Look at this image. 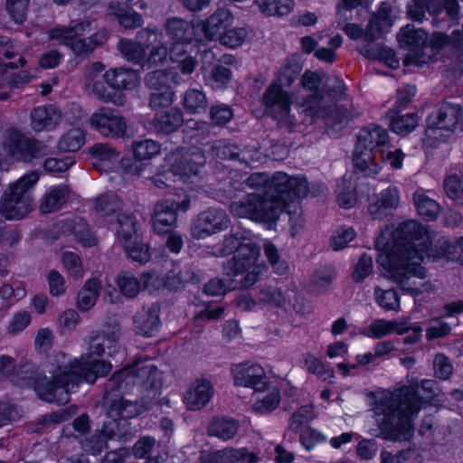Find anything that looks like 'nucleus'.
Returning <instances> with one entry per match:
<instances>
[{"instance_id":"nucleus-32","label":"nucleus","mask_w":463,"mask_h":463,"mask_svg":"<svg viewBox=\"0 0 463 463\" xmlns=\"http://www.w3.org/2000/svg\"><path fill=\"white\" fill-rule=\"evenodd\" d=\"M70 190L66 185H58L47 191L40 203L39 210L47 214L58 211L66 203Z\"/></svg>"},{"instance_id":"nucleus-59","label":"nucleus","mask_w":463,"mask_h":463,"mask_svg":"<svg viewBox=\"0 0 463 463\" xmlns=\"http://www.w3.org/2000/svg\"><path fill=\"white\" fill-rule=\"evenodd\" d=\"M163 40L164 34L161 31L149 27L140 30L137 34V41L145 51L162 43Z\"/></svg>"},{"instance_id":"nucleus-21","label":"nucleus","mask_w":463,"mask_h":463,"mask_svg":"<svg viewBox=\"0 0 463 463\" xmlns=\"http://www.w3.org/2000/svg\"><path fill=\"white\" fill-rule=\"evenodd\" d=\"M399 203V189L395 185H390L375 195V201L370 203L368 211L373 219L383 220L397 209Z\"/></svg>"},{"instance_id":"nucleus-46","label":"nucleus","mask_w":463,"mask_h":463,"mask_svg":"<svg viewBox=\"0 0 463 463\" xmlns=\"http://www.w3.org/2000/svg\"><path fill=\"white\" fill-rule=\"evenodd\" d=\"M375 302L385 311L400 310V298L394 289H383L380 287L374 288Z\"/></svg>"},{"instance_id":"nucleus-53","label":"nucleus","mask_w":463,"mask_h":463,"mask_svg":"<svg viewBox=\"0 0 463 463\" xmlns=\"http://www.w3.org/2000/svg\"><path fill=\"white\" fill-rule=\"evenodd\" d=\"M117 284L120 292L127 298H135L140 290L139 280L128 271L118 274Z\"/></svg>"},{"instance_id":"nucleus-51","label":"nucleus","mask_w":463,"mask_h":463,"mask_svg":"<svg viewBox=\"0 0 463 463\" xmlns=\"http://www.w3.org/2000/svg\"><path fill=\"white\" fill-rule=\"evenodd\" d=\"M62 264L68 275L75 280L84 277V268L80 257L72 251H64L61 254Z\"/></svg>"},{"instance_id":"nucleus-2","label":"nucleus","mask_w":463,"mask_h":463,"mask_svg":"<svg viewBox=\"0 0 463 463\" xmlns=\"http://www.w3.org/2000/svg\"><path fill=\"white\" fill-rule=\"evenodd\" d=\"M437 391L435 381L413 379L394 392H383L373 407L378 436L392 441L410 440L414 433V417L434 399Z\"/></svg>"},{"instance_id":"nucleus-49","label":"nucleus","mask_w":463,"mask_h":463,"mask_svg":"<svg viewBox=\"0 0 463 463\" xmlns=\"http://www.w3.org/2000/svg\"><path fill=\"white\" fill-rule=\"evenodd\" d=\"M443 188L449 199L458 205H463V180L458 175L446 176Z\"/></svg>"},{"instance_id":"nucleus-16","label":"nucleus","mask_w":463,"mask_h":463,"mask_svg":"<svg viewBox=\"0 0 463 463\" xmlns=\"http://www.w3.org/2000/svg\"><path fill=\"white\" fill-rule=\"evenodd\" d=\"M232 373L236 385L248 387L256 392H263L268 386L265 370L257 364H239L232 367Z\"/></svg>"},{"instance_id":"nucleus-15","label":"nucleus","mask_w":463,"mask_h":463,"mask_svg":"<svg viewBox=\"0 0 463 463\" xmlns=\"http://www.w3.org/2000/svg\"><path fill=\"white\" fill-rule=\"evenodd\" d=\"M206 158L198 147L184 149L174 155L171 171L182 179L199 177L203 171Z\"/></svg>"},{"instance_id":"nucleus-50","label":"nucleus","mask_w":463,"mask_h":463,"mask_svg":"<svg viewBox=\"0 0 463 463\" xmlns=\"http://www.w3.org/2000/svg\"><path fill=\"white\" fill-rule=\"evenodd\" d=\"M121 200L115 194H104L94 200V208L102 214H111L121 210Z\"/></svg>"},{"instance_id":"nucleus-52","label":"nucleus","mask_w":463,"mask_h":463,"mask_svg":"<svg viewBox=\"0 0 463 463\" xmlns=\"http://www.w3.org/2000/svg\"><path fill=\"white\" fill-rule=\"evenodd\" d=\"M118 49L124 57L134 63H140L144 61L146 51L138 42L122 39L118 43Z\"/></svg>"},{"instance_id":"nucleus-33","label":"nucleus","mask_w":463,"mask_h":463,"mask_svg":"<svg viewBox=\"0 0 463 463\" xmlns=\"http://www.w3.org/2000/svg\"><path fill=\"white\" fill-rule=\"evenodd\" d=\"M246 455V448H225L213 452L202 453V463H241Z\"/></svg>"},{"instance_id":"nucleus-22","label":"nucleus","mask_w":463,"mask_h":463,"mask_svg":"<svg viewBox=\"0 0 463 463\" xmlns=\"http://www.w3.org/2000/svg\"><path fill=\"white\" fill-rule=\"evenodd\" d=\"M160 307L153 303L142 307L134 317L136 331L145 336H152L160 327Z\"/></svg>"},{"instance_id":"nucleus-38","label":"nucleus","mask_w":463,"mask_h":463,"mask_svg":"<svg viewBox=\"0 0 463 463\" xmlns=\"http://www.w3.org/2000/svg\"><path fill=\"white\" fill-rule=\"evenodd\" d=\"M183 106L188 114H199L206 110L208 99L203 90L188 89L184 94Z\"/></svg>"},{"instance_id":"nucleus-37","label":"nucleus","mask_w":463,"mask_h":463,"mask_svg":"<svg viewBox=\"0 0 463 463\" xmlns=\"http://www.w3.org/2000/svg\"><path fill=\"white\" fill-rule=\"evenodd\" d=\"M68 231L74 236L75 241L83 247H93L98 240L91 232L89 224L82 219L77 218L68 223Z\"/></svg>"},{"instance_id":"nucleus-47","label":"nucleus","mask_w":463,"mask_h":463,"mask_svg":"<svg viewBox=\"0 0 463 463\" xmlns=\"http://www.w3.org/2000/svg\"><path fill=\"white\" fill-rule=\"evenodd\" d=\"M132 149L137 159L148 160L160 153L161 145L152 139H143L135 141Z\"/></svg>"},{"instance_id":"nucleus-30","label":"nucleus","mask_w":463,"mask_h":463,"mask_svg":"<svg viewBox=\"0 0 463 463\" xmlns=\"http://www.w3.org/2000/svg\"><path fill=\"white\" fill-rule=\"evenodd\" d=\"M239 422L228 417H214L210 421L206 432L210 437H216L223 441L232 439L239 431Z\"/></svg>"},{"instance_id":"nucleus-43","label":"nucleus","mask_w":463,"mask_h":463,"mask_svg":"<svg viewBox=\"0 0 463 463\" xmlns=\"http://www.w3.org/2000/svg\"><path fill=\"white\" fill-rule=\"evenodd\" d=\"M255 4L263 14L278 16L288 14L294 5L293 0H255Z\"/></svg>"},{"instance_id":"nucleus-23","label":"nucleus","mask_w":463,"mask_h":463,"mask_svg":"<svg viewBox=\"0 0 463 463\" xmlns=\"http://www.w3.org/2000/svg\"><path fill=\"white\" fill-rule=\"evenodd\" d=\"M92 165L99 171L108 172L119 161L120 153L109 143H97L90 147Z\"/></svg>"},{"instance_id":"nucleus-13","label":"nucleus","mask_w":463,"mask_h":463,"mask_svg":"<svg viewBox=\"0 0 463 463\" xmlns=\"http://www.w3.org/2000/svg\"><path fill=\"white\" fill-rule=\"evenodd\" d=\"M397 39L402 47L409 50L404 60L406 64L421 66L427 62L422 48L427 44L429 35L424 30L407 24L400 30Z\"/></svg>"},{"instance_id":"nucleus-40","label":"nucleus","mask_w":463,"mask_h":463,"mask_svg":"<svg viewBox=\"0 0 463 463\" xmlns=\"http://www.w3.org/2000/svg\"><path fill=\"white\" fill-rule=\"evenodd\" d=\"M103 80V79L92 77L91 72L87 75V85L98 99L105 103H113L117 106L123 105V98L120 95L110 92L105 86Z\"/></svg>"},{"instance_id":"nucleus-57","label":"nucleus","mask_w":463,"mask_h":463,"mask_svg":"<svg viewBox=\"0 0 463 463\" xmlns=\"http://www.w3.org/2000/svg\"><path fill=\"white\" fill-rule=\"evenodd\" d=\"M238 147L236 144L230 143L226 140H217L213 144L211 151L213 156L219 159L237 160Z\"/></svg>"},{"instance_id":"nucleus-10","label":"nucleus","mask_w":463,"mask_h":463,"mask_svg":"<svg viewBox=\"0 0 463 463\" xmlns=\"http://www.w3.org/2000/svg\"><path fill=\"white\" fill-rule=\"evenodd\" d=\"M460 115V108L450 104L443 105L432 112L427 119V137L438 141L445 140L456 129Z\"/></svg>"},{"instance_id":"nucleus-14","label":"nucleus","mask_w":463,"mask_h":463,"mask_svg":"<svg viewBox=\"0 0 463 463\" xmlns=\"http://www.w3.org/2000/svg\"><path fill=\"white\" fill-rule=\"evenodd\" d=\"M121 336V329L119 324L116 320L108 321L99 329L91 331L89 335L88 352L84 356H101L108 350L111 354Z\"/></svg>"},{"instance_id":"nucleus-3","label":"nucleus","mask_w":463,"mask_h":463,"mask_svg":"<svg viewBox=\"0 0 463 463\" xmlns=\"http://www.w3.org/2000/svg\"><path fill=\"white\" fill-rule=\"evenodd\" d=\"M81 355L71 359L64 353H58L49 359L45 371L51 377L39 375L34 381V389L40 399L48 402L65 404L70 401V392L80 383L93 384L98 377H104L112 369L104 360H90Z\"/></svg>"},{"instance_id":"nucleus-25","label":"nucleus","mask_w":463,"mask_h":463,"mask_svg":"<svg viewBox=\"0 0 463 463\" xmlns=\"http://www.w3.org/2000/svg\"><path fill=\"white\" fill-rule=\"evenodd\" d=\"M389 142L386 129L377 125H369L362 128L357 136L356 145L359 147L374 150L383 148Z\"/></svg>"},{"instance_id":"nucleus-17","label":"nucleus","mask_w":463,"mask_h":463,"mask_svg":"<svg viewBox=\"0 0 463 463\" xmlns=\"http://www.w3.org/2000/svg\"><path fill=\"white\" fill-rule=\"evenodd\" d=\"M260 249L253 242L243 243L231 260L223 265L224 272L229 276L242 274L257 267Z\"/></svg>"},{"instance_id":"nucleus-31","label":"nucleus","mask_w":463,"mask_h":463,"mask_svg":"<svg viewBox=\"0 0 463 463\" xmlns=\"http://www.w3.org/2000/svg\"><path fill=\"white\" fill-rule=\"evenodd\" d=\"M165 29L167 35L176 43H187L194 40V29L184 19L171 17L165 22Z\"/></svg>"},{"instance_id":"nucleus-5","label":"nucleus","mask_w":463,"mask_h":463,"mask_svg":"<svg viewBox=\"0 0 463 463\" xmlns=\"http://www.w3.org/2000/svg\"><path fill=\"white\" fill-rule=\"evenodd\" d=\"M162 385L161 373L151 363L137 362L131 368L118 371L105 384L104 402L108 405V415L113 420L133 418L140 413L137 401L123 397L127 391L156 390Z\"/></svg>"},{"instance_id":"nucleus-12","label":"nucleus","mask_w":463,"mask_h":463,"mask_svg":"<svg viewBox=\"0 0 463 463\" xmlns=\"http://www.w3.org/2000/svg\"><path fill=\"white\" fill-rule=\"evenodd\" d=\"M227 213L219 208H209L197 215L191 224V235L201 240L226 230L230 225Z\"/></svg>"},{"instance_id":"nucleus-35","label":"nucleus","mask_w":463,"mask_h":463,"mask_svg":"<svg viewBox=\"0 0 463 463\" xmlns=\"http://www.w3.org/2000/svg\"><path fill=\"white\" fill-rule=\"evenodd\" d=\"M100 288V282L97 279H90L85 282L77 296V306L80 310L88 311L95 305Z\"/></svg>"},{"instance_id":"nucleus-8","label":"nucleus","mask_w":463,"mask_h":463,"mask_svg":"<svg viewBox=\"0 0 463 463\" xmlns=\"http://www.w3.org/2000/svg\"><path fill=\"white\" fill-rule=\"evenodd\" d=\"M90 26L89 21L78 22L73 25L52 28L49 30L48 35L51 39L57 40L69 47L76 56L87 57L108 40L105 30H100L90 37L81 38V35L90 31Z\"/></svg>"},{"instance_id":"nucleus-20","label":"nucleus","mask_w":463,"mask_h":463,"mask_svg":"<svg viewBox=\"0 0 463 463\" xmlns=\"http://www.w3.org/2000/svg\"><path fill=\"white\" fill-rule=\"evenodd\" d=\"M61 120V110L53 104L35 107L30 112V127L34 132L51 131Z\"/></svg>"},{"instance_id":"nucleus-60","label":"nucleus","mask_w":463,"mask_h":463,"mask_svg":"<svg viewBox=\"0 0 463 463\" xmlns=\"http://www.w3.org/2000/svg\"><path fill=\"white\" fill-rule=\"evenodd\" d=\"M248 37V33L244 28H233L225 31L219 38L220 43L229 48H237L241 46Z\"/></svg>"},{"instance_id":"nucleus-58","label":"nucleus","mask_w":463,"mask_h":463,"mask_svg":"<svg viewBox=\"0 0 463 463\" xmlns=\"http://www.w3.org/2000/svg\"><path fill=\"white\" fill-rule=\"evenodd\" d=\"M280 402V395L278 389L273 388L262 398L258 399L253 408L257 412L267 413L275 410Z\"/></svg>"},{"instance_id":"nucleus-42","label":"nucleus","mask_w":463,"mask_h":463,"mask_svg":"<svg viewBox=\"0 0 463 463\" xmlns=\"http://www.w3.org/2000/svg\"><path fill=\"white\" fill-rule=\"evenodd\" d=\"M391 118V128L399 135H405L412 131L418 125L419 118L416 113L398 115L394 110L388 113Z\"/></svg>"},{"instance_id":"nucleus-41","label":"nucleus","mask_w":463,"mask_h":463,"mask_svg":"<svg viewBox=\"0 0 463 463\" xmlns=\"http://www.w3.org/2000/svg\"><path fill=\"white\" fill-rule=\"evenodd\" d=\"M116 232L121 243L137 239L136 218L132 214L119 213L117 218Z\"/></svg>"},{"instance_id":"nucleus-28","label":"nucleus","mask_w":463,"mask_h":463,"mask_svg":"<svg viewBox=\"0 0 463 463\" xmlns=\"http://www.w3.org/2000/svg\"><path fill=\"white\" fill-rule=\"evenodd\" d=\"M353 163L354 170L365 177H374L380 171V166L375 163L374 152L357 145L354 151Z\"/></svg>"},{"instance_id":"nucleus-11","label":"nucleus","mask_w":463,"mask_h":463,"mask_svg":"<svg viewBox=\"0 0 463 463\" xmlns=\"http://www.w3.org/2000/svg\"><path fill=\"white\" fill-rule=\"evenodd\" d=\"M263 103L267 111L287 127L291 128L298 123L296 117L290 114L291 95L280 85L273 83L266 90Z\"/></svg>"},{"instance_id":"nucleus-62","label":"nucleus","mask_w":463,"mask_h":463,"mask_svg":"<svg viewBox=\"0 0 463 463\" xmlns=\"http://www.w3.org/2000/svg\"><path fill=\"white\" fill-rule=\"evenodd\" d=\"M173 90L152 91L149 98V107L152 109H159L169 107L175 99Z\"/></svg>"},{"instance_id":"nucleus-9","label":"nucleus","mask_w":463,"mask_h":463,"mask_svg":"<svg viewBox=\"0 0 463 463\" xmlns=\"http://www.w3.org/2000/svg\"><path fill=\"white\" fill-rule=\"evenodd\" d=\"M89 123L95 131L104 137L125 139L128 137L127 118L110 108L97 109L90 116Z\"/></svg>"},{"instance_id":"nucleus-18","label":"nucleus","mask_w":463,"mask_h":463,"mask_svg":"<svg viewBox=\"0 0 463 463\" xmlns=\"http://www.w3.org/2000/svg\"><path fill=\"white\" fill-rule=\"evenodd\" d=\"M177 214L175 201L164 199L158 201L154 206L152 224L155 232L165 235L173 232L176 226Z\"/></svg>"},{"instance_id":"nucleus-45","label":"nucleus","mask_w":463,"mask_h":463,"mask_svg":"<svg viewBox=\"0 0 463 463\" xmlns=\"http://www.w3.org/2000/svg\"><path fill=\"white\" fill-rule=\"evenodd\" d=\"M205 84L214 90L225 88L232 78V71L230 69L222 66H214L208 74L203 76Z\"/></svg>"},{"instance_id":"nucleus-44","label":"nucleus","mask_w":463,"mask_h":463,"mask_svg":"<svg viewBox=\"0 0 463 463\" xmlns=\"http://www.w3.org/2000/svg\"><path fill=\"white\" fill-rule=\"evenodd\" d=\"M85 144V133L80 128H71L61 136L58 147L65 152H76Z\"/></svg>"},{"instance_id":"nucleus-36","label":"nucleus","mask_w":463,"mask_h":463,"mask_svg":"<svg viewBox=\"0 0 463 463\" xmlns=\"http://www.w3.org/2000/svg\"><path fill=\"white\" fill-rule=\"evenodd\" d=\"M413 203L418 213L427 221L437 219L439 212V204L429 197L423 191H416L413 194Z\"/></svg>"},{"instance_id":"nucleus-24","label":"nucleus","mask_w":463,"mask_h":463,"mask_svg":"<svg viewBox=\"0 0 463 463\" xmlns=\"http://www.w3.org/2000/svg\"><path fill=\"white\" fill-rule=\"evenodd\" d=\"M233 22V15L227 8H218L202 24L205 38L214 40L220 38L228 26Z\"/></svg>"},{"instance_id":"nucleus-27","label":"nucleus","mask_w":463,"mask_h":463,"mask_svg":"<svg viewBox=\"0 0 463 463\" xmlns=\"http://www.w3.org/2000/svg\"><path fill=\"white\" fill-rule=\"evenodd\" d=\"M4 147L6 153L18 161H28V137L16 129H9L4 137Z\"/></svg>"},{"instance_id":"nucleus-39","label":"nucleus","mask_w":463,"mask_h":463,"mask_svg":"<svg viewBox=\"0 0 463 463\" xmlns=\"http://www.w3.org/2000/svg\"><path fill=\"white\" fill-rule=\"evenodd\" d=\"M199 278L190 266L175 267L166 277V285L174 289L184 287L188 283H197Z\"/></svg>"},{"instance_id":"nucleus-56","label":"nucleus","mask_w":463,"mask_h":463,"mask_svg":"<svg viewBox=\"0 0 463 463\" xmlns=\"http://www.w3.org/2000/svg\"><path fill=\"white\" fill-rule=\"evenodd\" d=\"M170 74L163 70H156L148 73L146 77V84L151 91L172 90Z\"/></svg>"},{"instance_id":"nucleus-64","label":"nucleus","mask_w":463,"mask_h":463,"mask_svg":"<svg viewBox=\"0 0 463 463\" xmlns=\"http://www.w3.org/2000/svg\"><path fill=\"white\" fill-rule=\"evenodd\" d=\"M109 436L104 432H97L90 439H86L81 442L84 450L97 455L101 453L107 448Z\"/></svg>"},{"instance_id":"nucleus-6","label":"nucleus","mask_w":463,"mask_h":463,"mask_svg":"<svg viewBox=\"0 0 463 463\" xmlns=\"http://www.w3.org/2000/svg\"><path fill=\"white\" fill-rule=\"evenodd\" d=\"M346 86L336 76L326 78L323 91H317L302 99L303 112L312 118H321L328 126L341 123L345 118L344 112L337 108L335 102L345 98Z\"/></svg>"},{"instance_id":"nucleus-48","label":"nucleus","mask_w":463,"mask_h":463,"mask_svg":"<svg viewBox=\"0 0 463 463\" xmlns=\"http://www.w3.org/2000/svg\"><path fill=\"white\" fill-rule=\"evenodd\" d=\"M122 245L127 256L134 261L146 263L151 258L148 246L140 241L138 238L124 242Z\"/></svg>"},{"instance_id":"nucleus-1","label":"nucleus","mask_w":463,"mask_h":463,"mask_svg":"<svg viewBox=\"0 0 463 463\" xmlns=\"http://www.w3.org/2000/svg\"><path fill=\"white\" fill-rule=\"evenodd\" d=\"M393 245L390 254V276L402 290L419 295L427 290L421 280L426 271L420 262L426 258L437 259L443 255L448 241L439 237L421 223L408 220L392 232Z\"/></svg>"},{"instance_id":"nucleus-61","label":"nucleus","mask_w":463,"mask_h":463,"mask_svg":"<svg viewBox=\"0 0 463 463\" xmlns=\"http://www.w3.org/2000/svg\"><path fill=\"white\" fill-rule=\"evenodd\" d=\"M80 321V315L75 309H66L59 315L57 322L60 331L64 334L75 330Z\"/></svg>"},{"instance_id":"nucleus-34","label":"nucleus","mask_w":463,"mask_h":463,"mask_svg":"<svg viewBox=\"0 0 463 463\" xmlns=\"http://www.w3.org/2000/svg\"><path fill=\"white\" fill-rule=\"evenodd\" d=\"M440 12L441 8L437 5L436 0H411L407 5V14L415 22H422L426 13L438 16Z\"/></svg>"},{"instance_id":"nucleus-26","label":"nucleus","mask_w":463,"mask_h":463,"mask_svg":"<svg viewBox=\"0 0 463 463\" xmlns=\"http://www.w3.org/2000/svg\"><path fill=\"white\" fill-rule=\"evenodd\" d=\"M151 124L156 132L171 134L183 126L184 114L181 109L174 107L165 112L156 114Z\"/></svg>"},{"instance_id":"nucleus-55","label":"nucleus","mask_w":463,"mask_h":463,"mask_svg":"<svg viewBox=\"0 0 463 463\" xmlns=\"http://www.w3.org/2000/svg\"><path fill=\"white\" fill-rule=\"evenodd\" d=\"M313 408L304 405L296 411L290 417L288 428L294 432H299L313 419Z\"/></svg>"},{"instance_id":"nucleus-4","label":"nucleus","mask_w":463,"mask_h":463,"mask_svg":"<svg viewBox=\"0 0 463 463\" xmlns=\"http://www.w3.org/2000/svg\"><path fill=\"white\" fill-rule=\"evenodd\" d=\"M308 192L307 182L304 177L289 176L278 172L269 184V194H248L239 201L230 204L231 213L238 217L249 218L255 222H275L279 214Z\"/></svg>"},{"instance_id":"nucleus-7","label":"nucleus","mask_w":463,"mask_h":463,"mask_svg":"<svg viewBox=\"0 0 463 463\" xmlns=\"http://www.w3.org/2000/svg\"><path fill=\"white\" fill-rule=\"evenodd\" d=\"M36 171H30L10 184L0 200V213L7 220H20L33 210L30 190L38 182Z\"/></svg>"},{"instance_id":"nucleus-19","label":"nucleus","mask_w":463,"mask_h":463,"mask_svg":"<svg viewBox=\"0 0 463 463\" xmlns=\"http://www.w3.org/2000/svg\"><path fill=\"white\" fill-rule=\"evenodd\" d=\"M214 388L205 378L195 379L184 393L183 401L190 411H200L212 400Z\"/></svg>"},{"instance_id":"nucleus-29","label":"nucleus","mask_w":463,"mask_h":463,"mask_svg":"<svg viewBox=\"0 0 463 463\" xmlns=\"http://www.w3.org/2000/svg\"><path fill=\"white\" fill-rule=\"evenodd\" d=\"M104 81L114 90H132L137 85V75L132 70L115 68L102 76Z\"/></svg>"},{"instance_id":"nucleus-63","label":"nucleus","mask_w":463,"mask_h":463,"mask_svg":"<svg viewBox=\"0 0 463 463\" xmlns=\"http://www.w3.org/2000/svg\"><path fill=\"white\" fill-rule=\"evenodd\" d=\"M30 0H6V9L16 24H23L26 19Z\"/></svg>"},{"instance_id":"nucleus-54","label":"nucleus","mask_w":463,"mask_h":463,"mask_svg":"<svg viewBox=\"0 0 463 463\" xmlns=\"http://www.w3.org/2000/svg\"><path fill=\"white\" fill-rule=\"evenodd\" d=\"M399 324L396 321L376 319L365 329V335L372 338H383L396 329Z\"/></svg>"}]
</instances>
